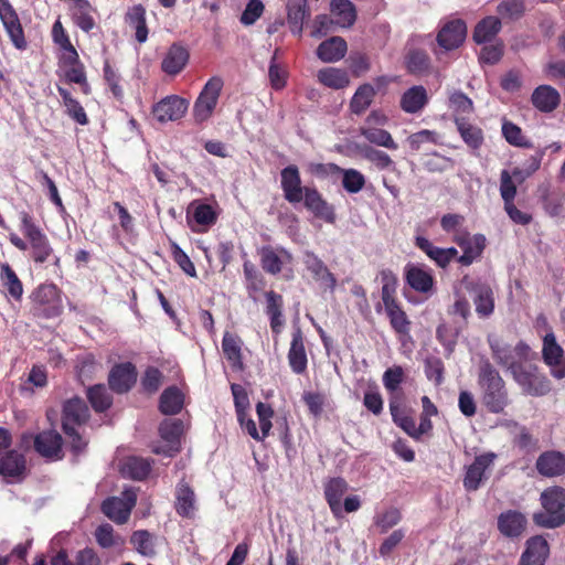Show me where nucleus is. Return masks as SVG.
I'll return each mask as SVG.
<instances>
[{"label": "nucleus", "mask_w": 565, "mask_h": 565, "mask_svg": "<svg viewBox=\"0 0 565 565\" xmlns=\"http://www.w3.org/2000/svg\"><path fill=\"white\" fill-rule=\"evenodd\" d=\"M488 342L495 361L509 367L519 385L527 388H542L544 386L545 376L539 372L536 366L514 361L513 349L509 344L492 335L488 338Z\"/></svg>", "instance_id": "nucleus-1"}, {"label": "nucleus", "mask_w": 565, "mask_h": 565, "mask_svg": "<svg viewBox=\"0 0 565 565\" xmlns=\"http://www.w3.org/2000/svg\"><path fill=\"white\" fill-rule=\"evenodd\" d=\"M89 418V409L81 398H71L64 403L62 414V429L70 439L71 450L74 455L83 452L87 441L78 433L77 428L85 425Z\"/></svg>", "instance_id": "nucleus-2"}, {"label": "nucleus", "mask_w": 565, "mask_h": 565, "mask_svg": "<svg viewBox=\"0 0 565 565\" xmlns=\"http://www.w3.org/2000/svg\"><path fill=\"white\" fill-rule=\"evenodd\" d=\"M543 512L535 513L533 520L535 524L555 529L565 523V489L554 486L545 489L541 494Z\"/></svg>", "instance_id": "nucleus-3"}, {"label": "nucleus", "mask_w": 565, "mask_h": 565, "mask_svg": "<svg viewBox=\"0 0 565 565\" xmlns=\"http://www.w3.org/2000/svg\"><path fill=\"white\" fill-rule=\"evenodd\" d=\"M21 231L29 239L31 257L35 263L46 262L53 254V248L44 233L34 224L26 212L20 213Z\"/></svg>", "instance_id": "nucleus-4"}, {"label": "nucleus", "mask_w": 565, "mask_h": 565, "mask_svg": "<svg viewBox=\"0 0 565 565\" xmlns=\"http://www.w3.org/2000/svg\"><path fill=\"white\" fill-rule=\"evenodd\" d=\"M223 87V81L220 77H212L204 85L193 106V116L196 121L207 120L217 105V100Z\"/></svg>", "instance_id": "nucleus-5"}, {"label": "nucleus", "mask_w": 565, "mask_h": 565, "mask_svg": "<svg viewBox=\"0 0 565 565\" xmlns=\"http://www.w3.org/2000/svg\"><path fill=\"white\" fill-rule=\"evenodd\" d=\"M33 439L34 450L47 459H61L63 457V438L56 430H44L35 436L24 434L23 443Z\"/></svg>", "instance_id": "nucleus-6"}, {"label": "nucleus", "mask_w": 565, "mask_h": 565, "mask_svg": "<svg viewBox=\"0 0 565 565\" xmlns=\"http://www.w3.org/2000/svg\"><path fill=\"white\" fill-rule=\"evenodd\" d=\"M390 412L393 422L413 439L419 441L423 436L428 435L427 431H419L420 424L416 426L411 409L406 407L399 394L392 396L390 401Z\"/></svg>", "instance_id": "nucleus-7"}, {"label": "nucleus", "mask_w": 565, "mask_h": 565, "mask_svg": "<svg viewBox=\"0 0 565 565\" xmlns=\"http://www.w3.org/2000/svg\"><path fill=\"white\" fill-rule=\"evenodd\" d=\"M125 499L110 497L103 501L100 510L111 521L117 524H125L136 505L137 495L132 491L124 492Z\"/></svg>", "instance_id": "nucleus-8"}, {"label": "nucleus", "mask_w": 565, "mask_h": 565, "mask_svg": "<svg viewBox=\"0 0 565 565\" xmlns=\"http://www.w3.org/2000/svg\"><path fill=\"white\" fill-rule=\"evenodd\" d=\"M494 459L495 455L493 452H486L475 457L472 463L466 468L462 480L466 491L473 492L481 487L482 482L488 479L487 470L493 465Z\"/></svg>", "instance_id": "nucleus-9"}, {"label": "nucleus", "mask_w": 565, "mask_h": 565, "mask_svg": "<svg viewBox=\"0 0 565 565\" xmlns=\"http://www.w3.org/2000/svg\"><path fill=\"white\" fill-rule=\"evenodd\" d=\"M542 355L544 362L551 367V373L554 377H565L564 350L557 343L553 332L546 333L543 338Z\"/></svg>", "instance_id": "nucleus-10"}, {"label": "nucleus", "mask_w": 565, "mask_h": 565, "mask_svg": "<svg viewBox=\"0 0 565 565\" xmlns=\"http://www.w3.org/2000/svg\"><path fill=\"white\" fill-rule=\"evenodd\" d=\"M188 106L185 99L171 95L157 103L152 108V114L159 122L175 121L185 115Z\"/></svg>", "instance_id": "nucleus-11"}, {"label": "nucleus", "mask_w": 565, "mask_h": 565, "mask_svg": "<svg viewBox=\"0 0 565 565\" xmlns=\"http://www.w3.org/2000/svg\"><path fill=\"white\" fill-rule=\"evenodd\" d=\"M303 264L311 273L313 279L319 284L320 288L334 292L337 278L315 253L306 252Z\"/></svg>", "instance_id": "nucleus-12"}, {"label": "nucleus", "mask_w": 565, "mask_h": 565, "mask_svg": "<svg viewBox=\"0 0 565 565\" xmlns=\"http://www.w3.org/2000/svg\"><path fill=\"white\" fill-rule=\"evenodd\" d=\"M281 189L285 199L292 204L302 201L305 186H301L299 170L291 164L281 170Z\"/></svg>", "instance_id": "nucleus-13"}, {"label": "nucleus", "mask_w": 565, "mask_h": 565, "mask_svg": "<svg viewBox=\"0 0 565 565\" xmlns=\"http://www.w3.org/2000/svg\"><path fill=\"white\" fill-rule=\"evenodd\" d=\"M550 554L547 541L536 535L526 541L525 550L522 553L519 565H544Z\"/></svg>", "instance_id": "nucleus-14"}, {"label": "nucleus", "mask_w": 565, "mask_h": 565, "mask_svg": "<svg viewBox=\"0 0 565 565\" xmlns=\"http://www.w3.org/2000/svg\"><path fill=\"white\" fill-rule=\"evenodd\" d=\"M535 468L543 477L562 476L565 473V455L556 450L544 451L539 456Z\"/></svg>", "instance_id": "nucleus-15"}, {"label": "nucleus", "mask_w": 565, "mask_h": 565, "mask_svg": "<svg viewBox=\"0 0 565 565\" xmlns=\"http://www.w3.org/2000/svg\"><path fill=\"white\" fill-rule=\"evenodd\" d=\"M348 489V482L341 477L331 478L324 483V499L337 519L342 518L341 500Z\"/></svg>", "instance_id": "nucleus-16"}, {"label": "nucleus", "mask_w": 565, "mask_h": 565, "mask_svg": "<svg viewBox=\"0 0 565 565\" xmlns=\"http://www.w3.org/2000/svg\"><path fill=\"white\" fill-rule=\"evenodd\" d=\"M302 201L305 206L317 217L331 224L334 223L335 214L333 207L322 199L321 194L316 189L305 186Z\"/></svg>", "instance_id": "nucleus-17"}, {"label": "nucleus", "mask_w": 565, "mask_h": 565, "mask_svg": "<svg viewBox=\"0 0 565 565\" xmlns=\"http://www.w3.org/2000/svg\"><path fill=\"white\" fill-rule=\"evenodd\" d=\"M466 35V23L462 20H454L443 26L437 35V42L445 50H452L465 41Z\"/></svg>", "instance_id": "nucleus-18"}, {"label": "nucleus", "mask_w": 565, "mask_h": 565, "mask_svg": "<svg viewBox=\"0 0 565 565\" xmlns=\"http://www.w3.org/2000/svg\"><path fill=\"white\" fill-rule=\"evenodd\" d=\"M526 518L519 511L508 510L498 516V530L509 539H516L522 535L526 527Z\"/></svg>", "instance_id": "nucleus-19"}, {"label": "nucleus", "mask_w": 565, "mask_h": 565, "mask_svg": "<svg viewBox=\"0 0 565 565\" xmlns=\"http://www.w3.org/2000/svg\"><path fill=\"white\" fill-rule=\"evenodd\" d=\"M26 470V461L17 450L0 452V475L4 478L22 479Z\"/></svg>", "instance_id": "nucleus-20"}, {"label": "nucleus", "mask_w": 565, "mask_h": 565, "mask_svg": "<svg viewBox=\"0 0 565 565\" xmlns=\"http://www.w3.org/2000/svg\"><path fill=\"white\" fill-rule=\"evenodd\" d=\"M137 369L131 362L116 364L108 374L109 388H131L137 382Z\"/></svg>", "instance_id": "nucleus-21"}, {"label": "nucleus", "mask_w": 565, "mask_h": 565, "mask_svg": "<svg viewBox=\"0 0 565 565\" xmlns=\"http://www.w3.org/2000/svg\"><path fill=\"white\" fill-rule=\"evenodd\" d=\"M531 103L541 113L548 114L558 107L561 95L551 85H540L533 90Z\"/></svg>", "instance_id": "nucleus-22"}, {"label": "nucleus", "mask_w": 565, "mask_h": 565, "mask_svg": "<svg viewBox=\"0 0 565 565\" xmlns=\"http://www.w3.org/2000/svg\"><path fill=\"white\" fill-rule=\"evenodd\" d=\"M174 509L182 518L192 519L194 516L195 493L184 479L177 484Z\"/></svg>", "instance_id": "nucleus-23"}, {"label": "nucleus", "mask_w": 565, "mask_h": 565, "mask_svg": "<svg viewBox=\"0 0 565 565\" xmlns=\"http://www.w3.org/2000/svg\"><path fill=\"white\" fill-rule=\"evenodd\" d=\"M456 242L463 249V254L459 257V263L465 266L472 264V262L481 255L486 246V238L481 234L472 237L468 234H463L457 236Z\"/></svg>", "instance_id": "nucleus-24"}, {"label": "nucleus", "mask_w": 565, "mask_h": 565, "mask_svg": "<svg viewBox=\"0 0 565 565\" xmlns=\"http://www.w3.org/2000/svg\"><path fill=\"white\" fill-rule=\"evenodd\" d=\"M416 246L440 267H446L458 254L455 247L440 248L425 237H416Z\"/></svg>", "instance_id": "nucleus-25"}, {"label": "nucleus", "mask_w": 565, "mask_h": 565, "mask_svg": "<svg viewBox=\"0 0 565 565\" xmlns=\"http://www.w3.org/2000/svg\"><path fill=\"white\" fill-rule=\"evenodd\" d=\"M347 51L348 46L344 39L332 36L319 44L317 55L324 63H333L343 58Z\"/></svg>", "instance_id": "nucleus-26"}, {"label": "nucleus", "mask_w": 565, "mask_h": 565, "mask_svg": "<svg viewBox=\"0 0 565 565\" xmlns=\"http://www.w3.org/2000/svg\"><path fill=\"white\" fill-rule=\"evenodd\" d=\"M428 103V94L424 86H413L401 97V108L407 114H417Z\"/></svg>", "instance_id": "nucleus-27"}, {"label": "nucleus", "mask_w": 565, "mask_h": 565, "mask_svg": "<svg viewBox=\"0 0 565 565\" xmlns=\"http://www.w3.org/2000/svg\"><path fill=\"white\" fill-rule=\"evenodd\" d=\"M33 299L39 305H50L47 312H45L46 317H54L60 315L61 312V301H60V291L56 286L52 284H46L40 286L33 292Z\"/></svg>", "instance_id": "nucleus-28"}, {"label": "nucleus", "mask_w": 565, "mask_h": 565, "mask_svg": "<svg viewBox=\"0 0 565 565\" xmlns=\"http://www.w3.org/2000/svg\"><path fill=\"white\" fill-rule=\"evenodd\" d=\"M405 278L407 284L418 292L428 294L434 288L431 274L418 266L408 265L405 268Z\"/></svg>", "instance_id": "nucleus-29"}, {"label": "nucleus", "mask_w": 565, "mask_h": 565, "mask_svg": "<svg viewBox=\"0 0 565 565\" xmlns=\"http://www.w3.org/2000/svg\"><path fill=\"white\" fill-rule=\"evenodd\" d=\"M188 61V51L180 45L173 44L164 55L161 68L169 75H177L185 67Z\"/></svg>", "instance_id": "nucleus-30"}, {"label": "nucleus", "mask_w": 565, "mask_h": 565, "mask_svg": "<svg viewBox=\"0 0 565 565\" xmlns=\"http://www.w3.org/2000/svg\"><path fill=\"white\" fill-rule=\"evenodd\" d=\"M288 361L294 372L301 373L307 366V355L303 345L301 331L298 329L292 333V340L288 352Z\"/></svg>", "instance_id": "nucleus-31"}, {"label": "nucleus", "mask_w": 565, "mask_h": 565, "mask_svg": "<svg viewBox=\"0 0 565 565\" xmlns=\"http://www.w3.org/2000/svg\"><path fill=\"white\" fill-rule=\"evenodd\" d=\"M310 15L307 0H291L288 6V24L296 35H301L305 20Z\"/></svg>", "instance_id": "nucleus-32"}, {"label": "nucleus", "mask_w": 565, "mask_h": 565, "mask_svg": "<svg viewBox=\"0 0 565 565\" xmlns=\"http://www.w3.org/2000/svg\"><path fill=\"white\" fill-rule=\"evenodd\" d=\"M318 81L332 89H342L350 84L347 71L337 67H326L318 72Z\"/></svg>", "instance_id": "nucleus-33"}, {"label": "nucleus", "mask_w": 565, "mask_h": 565, "mask_svg": "<svg viewBox=\"0 0 565 565\" xmlns=\"http://www.w3.org/2000/svg\"><path fill=\"white\" fill-rule=\"evenodd\" d=\"M331 12L334 17V23L342 28H350L356 19V12L350 0H332Z\"/></svg>", "instance_id": "nucleus-34"}, {"label": "nucleus", "mask_w": 565, "mask_h": 565, "mask_svg": "<svg viewBox=\"0 0 565 565\" xmlns=\"http://www.w3.org/2000/svg\"><path fill=\"white\" fill-rule=\"evenodd\" d=\"M222 349L232 369L237 371L242 370V341L237 337L226 332L222 340Z\"/></svg>", "instance_id": "nucleus-35"}, {"label": "nucleus", "mask_w": 565, "mask_h": 565, "mask_svg": "<svg viewBox=\"0 0 565 565\" xmlns=\"http://www.w3.org/2000/svg\"><path fill=\"white\" fill-rule=\"evenodd\" d=\"M126 21L132 29H135L136 40L139 43H145L148 39L145 8L141 4L130 8L126 14Z\"/></svg>", "instance_id": "nucleus-36"}, {"label": "nucleus", "mask_w": 565, "mask_h": 565, "mask_svg": "<svg viewBox=\"0 0 565 565\" xmlns=\"http://www.w3.org/2000/svg\"><path fill=\"white\" fill-rule=\"evenodd\" d=\"M501 26L499 18L489 15L476 25L473 40L479 44L489 42L500 32Z\"/></svg>", "instance_id": "nucleus-37"}, {"label": "nucleus", "mask_w": 565, "mask_h": 565, "mask_svg": "<svg viewBox=\"0 0 565 565\" xmlns=\"http://www.w3.org/2000/svg\"><path fill=\"white\" fill-rule=\"evenodd\" d=\"M476 312L480 317H489L494 310V297L492 289L487 285H478L473 289Z\"/></svg>", "instance_id": "nucleus-38"}, {"label": "nucleus", "mask_w": 565, "mask_h": 565, "mask_svg": "<svg viewBox=\"0 0 565 565\" xmlns=\"http://www.w3.org/2000/svg\"><path fill=\"white\" fill-rule=\"evenodd\" d=\"M151 471V463L149 460L140 457H128L121 468L125 477L134 480H145Z\"/></svg>", "instance_id": "nucleus-39"}, {"label": "nucleus", "mask_w": 565, "mask_h": 565, "mask_svg": "<svg viewBox=\"0 0 565 565\" xmlns=\"http://www.w3.org/2000/svg\"><path fill=\"white\" fill-rule=\"evenodd\" d=\"M71 10L75 23L83 31L88 32L95 26V21L92 17V7L87 0H73Z\"/></svg>", "instance_id": "nucleus-40"}, {"label": "nucleus", "mask_w": 565, "mask_h": 565, "mask_svg": "<svg viewBox=\"0 0 565 565\" xmlns=\"http://www.w3.org/2000/svg\"><path fill=\"white\" fill-rule=\"evenodd\" d=\"M361 135L373 145L384 147L391 150L397 149V143L394 141L392 135L382 128L365 126L360 129Z\"/></svg>", "instance_id": "nucleus-41"}, {"label": "nucleus", "mask_w": 565, "mask_h": 565, "mask_svg": "<svg viewBox=\"0 0 565 565\" xmlns=\"http://www.w3.org/2000/svg\"><path fill=\"white\" fill-rule=\"evenodd\" d=\"M184 405L183 391H163L160 401L159 409L164 415H175L181 412Z\"/></svg>", "instance_id": "nucleus-42"}, {"label": "nucleus", "mask_w": 565, "mask_h": 565, "mask_svg": "<svg viewBox=\"0 0 565 565\" xmlns=\"http://www.w3.org/2000/svg\"><path fill=\"white\" fill-rule=\"evenodd\" d=\"M374 96H375V89L372 85H370V84L361 85L356 89V92L354 93V95L350 102L351 111L355 115H361L372 104Z\"/></svg>", "instance_id": "nucleus-43"}, {"label": "nucleus", "mask_w": 565, "mask_h": 565, "mask_svg": "<svg viewBox=\"0 0 565 565\" xmlns=\"http://www.w3.org/2000/svg\"><path fill=\"white\" fill-rule=\"evenodd\" d=\"M403 519L402 512L395 507H391L377 512L373 518V523L381 534L387 533L397 525Z\"/></svg>", "instance_id": "nucleus-44"}, {"label": "nucleus", "mask_w": 565, "mask_h": 565, "mask_svg": "<svg viewBox=\"0 0 565 565\" xmlns=\"http://www.w3.org/2000/svg\"><path fill=\"white\" fill-rule=\"evenodd\" d=\"M130 543L142 556L153 557L156 555L154 537L147 530L135 531L130 536Z\"/></svg>", "instance_id": "nucleus-45"}, {"label": "nucleus", "mask_w": 565, "mask_h": 565, "mask_svg": "<svg viewBox=\"0 0 565 565\" xmlns=\"http://www.w3.org/2000/svg\"><path fill=\"white\" fill-rule=\"evenodd\" d=\"M457 129L463 141L472 149H478L483 142L482 130L461 118H456Z\"/></svg>", "instance_id": "nucleus-46"}, {"label": "nucleus", "mask_w": 565, "mask_h": 565, "mask_svg": "<svg viewBox=\"0 0 565 565\" xmlns=\"http://www.w3.org/2000/svg\"><path fill=\"white\" fill-rule=\"evenodd\" d=\"M158 430L164 441L180 447V438L184 430V425L181 419H164L159 425Z\"/></svg>", "instance_id": "nucleus-47"}, {"label": "nucleus", "mask_w": 565, "mask_h": 565, "mask_svg": "<svg viewBox=\"0 0 565 565\" xmlns=\"http://www.w3.org/2000/svg\"><path fill=\"white\" fill-rule=\"evenodd\" d=\"M0 277L2 285L7 288L9 295L14 299H20L23 294L22 282L9 264L1 265Z\"/></svg>", "instance_id": "nucleus-48"}, {"label": "nucleus", "mask_w": 565, "mask_h": 565, "mask_svg": "<svg viewBox=\"0 0 565 565\" xmlns=\"http://www.w3.org/2000/svg\"><path fill=\"white\" fill-rule=\"evenodd\" d=\"M385 311L390 318L392 328L401 334H407L409 332L411 321L406 313L402 310L398 303L386 307Z\"/></svg>", "instance_id": "nucleus-49"}, {"label": "nucleus", "mask_w": 565, "mask_h": 565, "mask_svg": "<svg viewBox=\"0 0 565 565\" xmlns=\"http://www.w3.org/2000/svg\"><path fill=\"white\" fill-rule=\"evenodd\" d=\"M361 153L364 159L372 162L377 169H395V163L392 158L384 151L377 150L372 147L361 148Z\"/></svg>", "instance_id": "nucleus-50"}, {"label": "nucleus", "mask_w": 565, "mask_h": 565, "mask_svg": "<svg viewBox=\"0 0 565 565\" xmlns=\"http://www.w3.org/2000/svg\"><path fill=\"white\" fill-rule=\"evenodd\" d=\"M342 186L349 193H359L365 185L364 175L355 169H342Z\"/></svg>", "instance_id": "nucleus-51"}, {"label": "nucleus", "mask_w": 565, "mask_h": 565, "mask_svg": "<svg viewBox=\"0 0 565 565\" xmlns=\"http://www.w3.org/2000/svg\"><path fill=\"white\" fill-rule=\"evenodd\" d=\"M382 278V300L384 307H390L397 303L395 299V291L397 287V278L391 270H383L381 273Z\"/></svg>", "instance_id": "nucleus-52"}, {"label": "nucleus", "mask_w": 565, "mask_h": 565, "mask_svg": "<svg viewBox=\"0 0 565 565\" xmlns=\"http://www.w3.org/2000/svg\"><path fill=\"white\" fill-rule=\"evenodd\" d=\"M67 63L72 66L65 72V77L70 83L78 84L83 87L84 93H88L89 87L87 84V78L85 74V70L82 63H79L78 58L74 61L71 57V54L66 57Z\"/></svg>", "instance_id": "nucleus-53"}, {"label": "nucleus", "mask_w": 565, "mask_h": 565, "mask_svg": "<svg viewBox=\"0 0 565 565\" xmlns=\"http://www.w3.org/2000/svg\"><path fill=\"white\" fill-rule=\"evenodd\" d=\"M525 11L523 0H502L498 7L497 12L502 19L518 20Z\"/></svg>", "instance_id": "nucleus-54"}, {"label": "nucleus", "mask_w": 565, "mask_h": 565, "mask_svg": "<svg viewBox=\"0 0 565 565\" xmlns=\"http://www.w3.org/2000/svg\"><path fill=\"white\" fill-rule=\"evenodd\" d=\"M260 264L262 268L271 275H277L281 271L282 260L271 247H263L260 249Z\"/></svg>", "instance_id": "nucleus-55"}, {"label": "nucleus", "mask_w": 565, "mask_h": 565, "mask_svg": "<svg viewBox=\"0 0 565 565\" xmlns=\"http://www.w3.org/2000/svg\"><path fill=\"white\" fill-rule=\"evenodd\" d=\"M479 383L487 388H500L502 379L489 362H484L480 366Z\"/></svg>", "instance_id": "nucleus-56"}, {"label": "nucleus", "mask_w": 565, "mask_h": 565, "mask_svg": "<svg viewBox=\"0 0 565 565\" xmlns=\"http://www.w3.org/2000/svg\"><path fill=\"white\" fill-rule=\"evenodd\" d=\"M482 402L489 412L500 413L504 409L508 397L505 391H486Z\"/></svg>", "instance_id": "nucleus-57"}, {"label": "nucleus", "mask_w": 565, "mask_h": 565, "mask_svg": "<svg viewBox=\"0 0 565 565\" xmlns=\"http://www.w3.org/2000/svg\"><path fill=\"white\" fill-rule=\"evenodd\" d=\"M406 65L411 73L422 74L429 67V57L425 52L415 50L409 52L406 60Z\"/></svg>", "instance_id": "nucleus-58"}, {"label": "nucleus", "mask_w": 565, "mask_h": 565, "mask_svg": "<svg viewBox=\"0 0 565 565\" xmlns=\"http://www.w3.org/2000/svg\"><path fill=\"white\" fill-rule=\"evenodd\" d=\"M95 540L103 548H110L118 544L119 537L115 535L114 527L109 523H104L95 530Z\"/></svg>", "instance_id": "nucleus-59"}, {"label": "nucleus", "mask_w": 565, "mask_h": 565, "mask_svg": "<svg viewBox=\"0 0 565 565\" xmlns=\"http://www.w3.org/2000/svg\"><path fill=\"white\" fill-rule=\"evenodd\" d=\"M502 134L505 140L515 147H530V143L524 138L522 130L513 122L505 121L502 125Z\"/></svg>", "instance_id": "nucleus-60"}, {"label": "nucleus", "mask_w": 565, "mask_h": 565, "mask_svg": "<svg viewBox=\"0 0 565 565\" xmlns=\"http://www.w3.org/2000/svg\"><path fill=\"white\" fill-rule=\"evenodd\" d=\"M423 411L420 414V429L419 431H427L429 435L433 430V423L430 418L438 414V409L435 404L427 397H422Z\"/></svg>", "instance_id": "nucleus-61"}, {"label": "nucleus", "mask_w": 565, "mask_h": 565, "mask_svg": "<svg viewBox=\"0 0 565 565\" xmlns=\"http://www.w3.org/2000/svg\"><path fill=\"white\" fill-rule=\"evenodd\" d=\"M500 195L504 204L513 202L516 195V185L508 170H502L500 174Z\"/></svg>", "instance_id": "nucleus-62"}, {"label": "nucleus", "mask_w": 565, "mask_h": 565, "mask_svg": "<svg viewBox=\"0 0 565 565\" xmlns=\"http://www.w3.org/2000/svg\"><path fill=\"white\" fill-rule=\"evenodd\" d=\"M407 142L412 150L417 151L420 149L423 143H438V134L433 130L424 129L412 134L407 138Z\"/></svg>", "instance_id": "nucleus-63"}, {"label": "nucleus", "mask_w": 565, "mask_h": 565, "mask_svg": "<svg viewBox=\"0 0 565 565\" xmlns=\"http://www.w3.org/2000/svg\"><path fill=\"white\" fill-rule=\"evenodd\" d=\"M172 256L174 262L180 266V268L189 276L195 277L196 270L194 264L191 262L185 252L175 243L171 245Z\"/></svg>", "instance_id": "nucleus-64"}]
</instances>
